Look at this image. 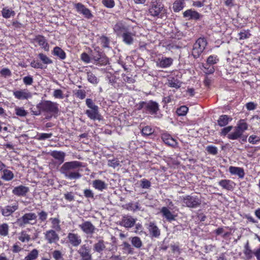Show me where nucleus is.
I'll list each match as a JSON object with an SVG mask.
<instances>
[{
    "label": "nucleus",
    "instance_id": "obj_48",
    "mask_svg": "<svg viewBox=\"0 0 260 260\" xmlns=\"http://www.w3.org/2000/svg\"><path fill=\"white\" fill-rule=\"evenodd\" d=\"M206 150L208 153L212 155H216L218 153L217 148L213 145L207 146L206 148Z\"/></svg>",
    "mask_w": 260,
    "mask_h": 260
},
{
    "label": "nucleus",
    "instance_id": "obj_16",
    "mask_svg": "<svg viewBox=\"0 0 260 260\" xmlns=\"http://www.w3.org/2000/svg\"><path fill=\"white\" fill-rule=\"evenodd\" d=\"M29 191V189L28 187L21 185L14 187L12 193L18 197H25Z\"/></svg>",
    "mask_w": 260,
    "mask_h": 260
},
{
    "label": "nucleus",
    "instance_id": "obj_9",
    "mask_svg": "<svg viewBox=\"0 0 260 260\" xmlns=\"http://www.w3.org/2000/svg\"><path fill=\"white\" fill-rule=\"evenodd\" d=\"M67 238L69 243L73 247H78L82 243L81 236L78 234L69 233Z\"/></svg>",
    "mask_w": 260,
    "mask_h": 260
},
{
    "label": "nucleus",
    "instance_id": "obj_29",
    "mask_svg": "<svg viewBox=\"0 0 260 260\" xmlns=\"http://www.w3.org/2000/svg\"><path fill=\"white\" fill-rule=\"evenodd\" d=\"M135 35L129 32L127 30L122 35L121 37L122 38L123 41L127 45H131L133 43L134 38L133 36Z\"/></svg>",
    "mask_w": 260,
    "mask_h": 260
},
{
    "label": "nucleus",
    "instance_id": "obj_39",
    "mask_svg": "<svg viewBox=\"0 0 260 260\" xmlns=\"http://www.w3.org/2000/svg\"><path fill=\"white\" fill-rule=\"evenodd\" d=\"M14 177L13 173L10 170L5 169L3 171L2 178L6 181H10Z\"/></svg>",
    "mask_w": 260,
    "mask_h": 260
},
{
    "label": "nucleus",
    "instance_id": "obj_32",
    "mask_svg": "<svg viewBox=\"0 0 260 260\" xmlns=\"http://www.w3.org/2000/svg\"><path fill=\"white\" fill-rule=\"evenodd\" d=\"M232 120V118H230L229 116L226 115H222L219 116L217 120V123L219 126L222 127L226 125L229 123V121Z\"/></svg>",
    "mask_w": 260,
    "mask_h": 260
},
{
    "label": "nucleus",
    "instance_id": "obj_15",
    "mask_svg": "<svg viewBox=\"0 0 260 260\" xmlns=\"http://www.w3.org/2000/svg\"><path fill=\"white\" fill-rule=\"evenodd\" d=\"M13 95L16 99L21 100H27L31 97V93L27 89L14 91Z\"/></svg>",
    "mask_w": 260,
    "mask_h": 260
},
{
    "label": "nucleus",
    "instance_id": "obj_58",
    "mask_svg": "<svg viewBox=\"0 0 260 260\" xmlns=\"http://www.w3.org/2000/svg\"><path fill=\"white\" fill-rule=\"evenodd\" d=\"M122 245L123 246V249L127 251V253L129 254H133L134 252L133 248L131 247V245L126 242H123Z\"/></svg>",
    "mask_w": 260,
    "mask_h": 260
},
{
    "label": "nucleus",
    "instance_id": "obj_19",
    "mask_svg": "<svg viewBox=\"0 0 260 260\" xmlns=\"http://www.w3.org/2000/svg\"><path fill=\"white\" fill-rule=\"evenodd\" d=\"M146 110L151 114H154L159 110V105L157 103L152 101L147 102Z\"/></svg>",
    "mask_w": 260,
    "mask_h": 260
},
{
    "label": "nucleus",
    "instance_id": "obj_47",
    "mask_svg": "<svg viewBox=\"0 0 260 260\" xmlns=\"http://www.w3.org/2000/svg\"><path fill=\"white\" fill-rule=\"evenodd\" d=\"M188 110V108L187 107L185 106H182L177 109L176 113L179 116H184L186 115Z\"/></svg>",
    "mask_w": 260,
    "mask_h": 260
},
{
    "label": "nucleus",
    "instance_id": "obj_45",
    "mask_svg": "<svg viewBox=\"0 0 260 260\" xmlns=\"http://www.w3.org/2000/svg\"><path fill=\"white\" fill-rule=\"evenodd\" d=\"M39 252L36 249H34L31 250L28 255L25 256V260H34L38 256Z\"/></svg>",
    "mask_w": 260,
    "mask_h": 260
},
{
    "label": "nucleus",
    "instance_id": "obj_24",
    "mask_svg": "<svg viewBox=\"0 0 260 260\" xmlns=\"http://www.w3.org/2000/svg\"><path fill=\"white\" fill-rule=\"evenodd\" d=\"M160 213L168 221L171 222L175 220V216L171 212L167 207H163L161 209Z\"/></svg>",
    "mask_w": 260,
    "mask_h": 260
},
{
    "label": "nucleus",
    "instance_id": "obj_13",
    "mask_svg": "<svg viewBox=\"0 0 260 260\" xmlns=\"http://www.w3.org/2000/svg\"><path fill=\"white\" fill-rule=\"evenodd\" d=\"M85 114L91 120L100 121L102 119V117L99 111V107L86 110Z\"/></svg>",
    "mask_w": 260,
    "mask_h": 260
},
{
    "label": "nucleus",
    "instance_id": "obj_41",
    "mask_svg": "<svg viewBox=\"0 0 260 260\" xmlns=\"http://www.w3.org/2000/svg\"><path fill=\"white\" fill-rule=\"evenodd\" d=\"M9 226L6 223L0 224V236L6 237L8 235Z\"/></svg>",
    "mask_w": 260,
    "mask_h": 260
},
{
    "label": "nucleus",
    "instance_id": "obj_53",
    "mask_svg": "<svg viewBox=\"0 0 260 260\" xmlns=\"http://www.w3.org/2000/svg\"><path fill=\"white\" fill-rule=\"evenodd\" d=\"M218 61V59L215 56L210 55L207 59V64L208 65H212L215 64Z\"/></svg>",
    "mask_w": 260,
    "mask_h": 260
},
{
    "label": "nucleus",
    "instance_id": "obj_28",
    "mask_svg": "<svg viewBox=\"0 0 260 260\" xmlns=\"http://www.w3.org/2000/svg\"><path fill=\"white\" fill-rule=\"evenodd\" d=\"M51 156H52L55 159H57L61 164L64 161V157L66 153L64 152L60 151H53L50 153Z\"/></svg>",
    "mask_w": 260,
    "mask_h": 260
},
{
    "label": "nucleus",
    "instance_id": "obj_20",
    "mask_svg": "<svg viewBox=\"0 0 260 260\" xmlns=\"http://www.w3.org/2000/svg\"><path fill=\"white\" fill-rule=\"evenodd\" d=\"M161 139L165 144L169 146L174 147L177 145L176 141L169 134H162L161 136Z\"/></svg>",
    "mask_w": 260,
    "mask_h": 260
},
{
    "label": "nucleus",
    "instance_id": "obj_25",
    "mask_svg": "<svg viewBox=\"0 0 260 260\" xmlns=\"http://www.w3.org/2000/svg\"><path fill=\"white\" fill-rule=\"evenodd\" d=\"M229 172L232 175H237L240 178H243L245 175L244 169L242 168L231 166Z\"/></svg>",
    "mask_w": 260,
    "mask_h": 260
},
{
    "label": "nucleus",
    "instance_id": "obj_14",
    "mask_svg": "<svg viewBox=\"0 0 260 260\" xmlns=\"http://www.w3.org/2000/svg\"><path fill=\"white\" fill-rule=\"evenodd\" d=\"M183 17L188 20H198L200 19L202 15L196 11L192 9H189L183 12Z\"/></svg>",
    "mask_w": 260,
    "mask_h": 260
},
{
    "label": "nucleus",
    "instance_id": "obj_11",
    "mask_svg": "<svg viewBox=\"0 0 260 260\" xmlns=\"http://www.w3.org/2000/svg\"><path fill=\"white\" fill-rule=\"evenodd\" d=\"M45 238L48 243L52 244L57 242L59 237L58 235L53 230H50L45 233Z\"/></svg>",
    "mask_w": 260,
    "mask_h": 260
},
{
    "label": "nucleus",
    "instance_id": "obj_6",
    "mask_svg": "<svg viewBox=\"0 0 260 260\" xmlns=\"http://www.w3.org/2000/svg\"><path fill=\"white\" fill-rule=\"evenodd\" d=\"M78 253L80 254L81 260H92L90 248L86 244L81 245L78 250Z\"/></svg>",
    "mask_w": 260,
    "mask_h": 260
},
{
    "label": "nucleus",
    "instance_id": "obj_12",
    "mask_svg": "<svg viewBox=\"0 0 260 260\" xmlns=\"http://www.w3.org/2000/svg\"><path fill=\"white\" fill-rule=\"evenodd\" d=\"M164 8L163 5L160 2L155 1L152 3L151 7L149 9V13L152 16H158Z\"/></svg>",
    "mask_w": 260,
    "mask_h": 260
},
{
    "label": "nucleus",
    "instance_id": "obj_35",
    "mask_svg": "<svg viewBox=\"0 0 260 260\" xmlns=\"http://www.w3.org/2000/svg\"><path fill=\"white\" fill-rule=\"evenodd\" d=\"M238 131H239L242 134H243V133L248 128V124L246 122L245 120L244 119H240L237 124V126H235Z\"/></svg>",
    "mask_w": 260,
    "mask_h": 260
},
{
    "label": "nucleus",
    "instance_id": "obj_62",
    "mask_svg": "<svg viewBox=\"0 0 260 260\" xmlns=\"http://www.w3.org/2000/svg\"><path fill=\"white\" fill-rule=\"evenodd\" d=\"M16 114L17 115L24 117L27 115V112L21 108H16Z\"/></svg>",
    "mask_w": 260,
    "mask_h": 260
},
{
    "label": "nucleus",
    "instance_id": "obj_40",
    "mask_svg": "<svg viewBox=\"0 0 260 260\" xmlns=\"http://www.w3.org/2000/svg\"><path fill=\"white\" fill-rule=\"evenodd\" d=\"M87 78L88 81L93 84H97L99 82L98 78L91 72H87Z\"/></svg>",
    "mask_w": 260,
    "mask_h": 260
},
{
    "label": "nucleus",
    "instance_id": "obj_26",
    "mask_svg": "<svg viewBox=\"0 0 260 260\" xmlns=\"http://www.w3.org/2000/svg\"><path fill=\"white\" fill-rule=\"evenodd\" d=\"M35 41L38 43L45 51L49 50V45L44 37L38 36L35 39Z\"/></svg>",
    "mask_w": 260,
    "mask_h": 260
},
{
    "label": "nucleus",
    "instance_id": "obj_10",
    "mask_svg": "<svg viewBox=\"0 0 260 260\" xmlns=\"http://www.w3.org/2000/svg\"><path fill=\"white\" fill-rule=\"evenodd\" d=\"M81 230L86 235H92L96 230L90 221H86L79 225Z\"/></svg>",
    "mask_w": 260,
    "mask_h": 260
},
{
    "label": "nucleus",
    "instance_id": "obj_7",
    "mask_svg": "<svg viewBox=\"0 0 260 260\" xmlns=\"http://www.w3.org/2000/svg\"><path fill=\"white\" fill-rule=\"evenodd\" d=\"M18 203L15 202L11 205H9L1 208V213L4 217H8L11 215L18 209Z\"/></svg>",
    "mask_w": 260,
    "mask_h": 260
},
{
    "label": "nucleus",
    "instance_id": "obj_22",
    "mask_svg": "<svg viewBox=\"0 0 260 260\" xmlns=\"http://www.w3.org/2000/svg\"><path fill=\"white\" fill-rule=\"evenodd\" d=\"M148 230L150 234L153 237L157 238L160 236V230L154 222H150L149 223Z\"/></svg>",
    "mask_w": 260,
    "mask_h": 260
},
{
    "label": "nucleus",
    "instance_id": "obj_57",
    "mask_svg": "<svg viewBox=\"0 0 260 260\" xmlns=\"http://www.w3.org/2000/svg\"><path fill=\"white\" fill-rule=\"evenodd\" d=\"M108 166L109 167L115 168L116 167L119 166V161L117 159L115 158L111 160H108Z\"/></svg>",
    "mask_w": 260,
    "mask_h": 260
},
{
    "label": "nucleus",
    "instance_id": "obj_31",
    "mask_svg": "<svg viewBox=\"0 0 260 260\" xmlns=\"http://www.w3.org/2000/svg\"><path fill=\"white\" fill-rule=\"evenodd\" d=\"M182 82L175 77H171L168 79V85L172 88L178 89L181 87Z\"/></svg>",
    "mask_w": 260,
    "mask_h": 260
},
{
    "label": "nucleus",
    "instance_id": "obj_46",
    "mask_svg": "<svg viewBox=\"0 0 260 260\" xmlns=\"http://www.w3.org/2000/svg\"><path fill=\"white\" fill-rule=\"evenodd\" d=\"M108 62V58L102 53L96 61V64L100 65H106Z\"/></svg>",
    "mask_w": 260,
    "mask_h": 260
},
{
    "label": "nucleus",
    "instance_id": "obj_4",
    "mask_svg": "<svg viewBox=\"0 0 260 260\" xmlns=\"http://www.w3.org/2000/svg\"><path fill=\"white\" fill-rule=\"evenodd\" d=\"M37 217V215L35 213H25L22 217L17 219V223L20 227H24L26 224L32 225L36 223Z\"/></svg>",
    "mask_w": 260,
    "mask_h": 260
},
{
    "label": "nucleus",
    "instance_id": "obj_18",
    "mask_svg": "<svg viewBox=\"0 0 260 260\" xmlns=\"http://www.w3.org/2000/svg\"><path fill=\"white\" fill-rule=\"evenodd\" d=\"M156 66L161 68L170 67L173 63V59L170 57H161L159 58L156 62Z\"/></svg>",
    "mask_w": 260,
    "mask_h": 260
},
{
    "label": "nucleus",
    "instance_id": "obj_38",
    "mask_svg": "<svg viewBox=\"0 0 260 260\" xmlns=\"http://www.w3.org/2000/svg\"><path fill=\"white\" fill-rule=\"evenodd\" d=\"M131 241L132 245L136 248L140 249L143 245L142 241L139 237H131Z\"/></svg>",
    "mask_w": 260,
    "mask_h": 260
},
{
    "label": "nucleus",
    "instance_id": "obj_3",
    "mask_svg": "<svg viewBox=\"0 0 260 260\" xmlns=\"http://www.w3.org/2000/svg\"><path fill=\"white\" fill-rule=\"evenodd\" d=\"M207 42L204 38H199L194 43L192 50V55L194 58L200 57L207 46Z\"/></svg>",
    "mask_w": 260,
    "mask_h": 260
},
{
    "label": "nucleus",
    "instance_id": "obj_44",
    "mask_svg": "<svg viewBox=\"0 0 260 260\" xmlns=\"http://www.w3.org/2000/svg\"><path fill=\"white\" fill-rule=\"evenodd\" d=\"M18 239L22 242H28L30 240V236L26 231H22L19 234Z\"/></svg>",
    "mask_w": 260,
    "mask_h": 260
},
{
    "label": "nucleus",
    "instance_id": "obj_21",
    "mask_svg": "<svg viewBox=\"0 0 260 260\" xmlns=\"http://www.w3.org/2000/svg\"><path fill=\"white\" fill-rule=\"evenodd\" d=\"M113 29L118 36H121L127 30V28L122 22H118L114 25Z\"/></svg>",
    "mask_w": 260,
    "mask_h": 260
},
{
    "label": "nucleus",
    "instance_id": "obj_42",
    "mask_svg": "<svg viewBox=\"0 0 260 260\" xmlns=\"http://www.w3.org/2000/svg\"><path fill=\"white\" fill-rule=\"evenodd\" d=\"M127 210L135 212L141 210V207L138 202L129 203L127 204Z\"/></svg>",
    "mask_w": 260,
    "mask_h": 260
},
{
    "label": "nucleus",
    "instance_id": "obj_55",
    "mask_svg": "<svg viewBox=\"0 0 260 260\" xmlns=\"http://www.w3.org/2000/svg\"><path fill=\"white\" fill-rule=\"evenodd\" d=\"M38 215L39 216V219L41 222H44L46 220L48 216V214L45 211H41L38 213Z\"/></svg>",
    "mask_w": 260,
    "mask_h": 260
},
{
    "label": "nucleus",
    "instance_id": "obj_34",
    "mask_svg": "<svg viewBox=\"0 0 260 260\" xmlns=\"http://www.w3.org/2000/svg\"><path fill=\"white\" fill-rule=\"evenodd\" d=\"M185 0H176L173 6V9L175 12H178L183 9L185 6Z\"/></svg>",
    "mask_w": 260,
    "mask_h": 260
},
{
    "label": "nucleus",
    "instance_id": "obj_56",
    "mask_svg": "<svg viewBox=\"0 0 260 260\" xmlns=\"http://www.w3.org/2000/svg\"><path fill=\"white\" fill-rule=\"evenodd\" d=\"M205 71L204 72L206 74H213L215 71V69L214 67L211 65H208V64H206L203 66Z\"/></svg>",
    "mask_w": 260,
    "mask_h": 260
},
{
    "label": "nucleus",
    "instance_id": "obj_8",
    "mask_svg": "<svg viewBox=\"0 0 260 260\" xmlns=\"http://www.w3.org/2000/svg\"><path fill=\"white\" fill-rule=\"evenodd\" d=\"M74 7L76 8V11L78 13L82 14L85 18L87 19H91L93 17L90 10L87 8L82 3H78L75 4L74 5Z\"/></svg>",
    "mask_w": 260,
    "mask_h": 260
},
{
    "label": "nucleus",
    "instance_id": "obj_50",
    "mask_svg": "<svg viewBox=\"0 0 260 260\" xmlns=\"http://www.w3.org/2000/svg\"><path fill=\"white\" fill-rule=\"evenodd\" d=\"M248 142L252 144H256L260 142V138L256 135H251L248 138Z\"/></svg>",
    "mask_w": 260,
    "mask_h": 260
},
{
    "label": "nucleus",
    "instance_id": "obj_49",
    "mask_svg": "<svg viewBox=\"0 0 260 260\" xmlns=\"http://www.w3.org/2000/svg\"><path fill=\"white\" fill-rule=\"evenodd\" d=\"M39 58L45 64H50L52 63V61L46 55L43 53H40L38 55Z\"/></svg>",
    "mask_w": 260,
    "mask_h": 260
},
{
    "label": "nucleus",
    "instance_id": "obj_61",
    "mask_svg": "<svg viewBox=\"0 0 260 260\" xmlns=\"http://www.w3.org/2000/svg\"><path fill=\"white\" fill-rule=\"evenodd\" d=\"M53 96L55 98L62 99L63 98V92L60 89H55L53 92Z\"/></svg>",
    "mask_w": 260,
    "mask_h": 260
},
{
    "label": "nucleus",
    "instance_id": "obj_17",
    "mask_svg": "<svg viewBox=\"0 0 260 260\" xmlns=\"http://www.w3.org/2000/svg\"><path fill=\"white\" fill-rule=\"evenodd\" d=\"M136 219L133 218L131 216H123L121 221V225L126 228H130L133 227L135 224Z\"/></svg>",
    "mask_w": 260,
    "mask_h": 260
},
{
    "label": "nucleus",
    "instance_id": "obj_30",
    "mask_svg": "<svg viewBox=\"0 0 260 260\" xmlns=\"http://www.w3.org/2000/svg\"><path fill=\"white\" fill-rule=\"evenodd\" d=\"M93 187L100 191L107 188V184L103 181L99 179L93 180L92 182Z\"/></svg>",
    "mask_w": 260,
    "mask_h": 260
},
{
    "label": "nucleus",
    "instance_id": "obj_51",
    "mask_svg": "<svg viewBox=\"0 0 260 260\" xmlns=\"http://www.w3.org/2000/svg\"><path fill=\"white\" fill-rule=\"evenodd\" d=\"M142 134L144 136H149L153 132V129L149 126H146L142 129Z\"/></svg>",
    "mask_w": 260,
    "mask_h": 260
},
{
    "label": "nucleus",
    "instance_id": "obj_1",
    "mask_svg": "<svg viewBox=\"0 0 260 260\" xmlns=\"http://www.w3.org/2000/svg\"><path fill=\"white\" fill-rule=\"evenodd\" d=\"M82 166L81 162L78 161H68L62 165L59 169V172L67 179L77 180L82 177L79 170Z\"/></svg>",
    "mask_w": 260,
    "mask_h": 260
},
{
    "label": "nucleus",
    "instance_id": "obj_59",
    "mask_svg": "<svg viewBox=\"0 0 260 260\" xmlns=\"http://www.w3.org/2000/svg\"><path fill=\"white\" fill-rule=\"evenodd\" d=\"M102 4L107 8H112L115 6L114 0H102Z\"/></svg>",
    "mask_w": 260,
    "mask_h": 260
},
{
    "label": "nucleus",
    "instance_id": "obj_36",
    "mask_svg": "<svg viewBox=\"0 0 260 260\" xmlns=\"http://www.w3.org/2000/svg\"><path fill=\"white\" fill-rule=\"evenodd\" d=\"M2 15L4 18L8 19L10 18L11 16H14L15 13L13 10L6 7L2 10Z\"/></svg>",
    "mask_w": 260,
    "mask_h": 260
},
{
    "label": "nucleus",
    "instance_id": "obj_54",
    "mask_svg": "<svg viewBox=\"0 0 260 260\" xmlns=\"http://www.w3.org/2000/svg\"><path fill=\"white\" fill-rule=\"evenodd\" d=\"M84 196L87 199L94 200V193L90 189H85L83 191Z\"/></svg>",
    "mask_w": 260,
    "mask_h": 260
},
{
    "label": "nucleus",
    "instance_id": "obj_2",
    "mask_svg": "<svg viewBox=\"0 0 260 260\" xmlns=\"http://www.w3.org/2000/svg\"><path fill=\"white\" fill-rule=\"evenodd\" d=\"M36 108H40L42 112L50 114H57L58 111V105L50 101H44L39 103Z\"/></svg>",
    "mask_w": 260,
    "mask_h": 260
},
{
    "label": "nucleus",
    "instance_id": "obj_43",
    "mask_svg": "<svg viewBox=\"0 0 260 260\" xmlns=\"http://www.w3.org/2000/svg\"><path fill=\"white\" fill-rule=\"evenodd\" d=\"M243 134H242L239 131H238L236 127L234 128V132L229 134L228 138L231 140H236L242 137Z\"/></svg>",
    "mask_w": 260,
    "mask_h": 260
},
{
    "label": "nucleus",
    "instance_id": "obj_27",
    "mask_svg": "<svg viewBox=\"0 0 260 260\" xmlns=\"http://www.w3.org/2000/svg\"><path fill=\"white\" fill-rule=\"evenodd\" d=\"M105 243L103 240H100L93 245V250L96 252L102 253L106 249Z\"/></svg>",
    "mask_w": 260,
    "mask_h": 260
},
{
    "label": "nucleus",
    "instance_id": "obj_5",
    "mask_svg": "<svg viewBox=\"0 0 260 260\" xmlns=\"http://www.w3.org/2000/svg\"><path fill=\"white\" fill-rule=\"evenodd\" d=\"M201 204V200L197 196L188 195L183 197L182 205L190 208H196Z\"/></svg>",
    "mask_w": 260,
    "mask_h": 260
},
{
    "label": "nucleus",
    "instance_id": "obj_52",
    "mask_svg": "<svg viewBox=\"0 0 260 260\" xmlns=\"http://www.w3.org/2000/svg\"><path fill=\"white\" fill-rule=\"evenodd\" d=\"M140 186L142 188L147 189L151 186V183L147 179H143L140 181Z\"/></svg>",
    "mask_w": 260,
    "mask_h": 260
},
{
    "label": "nucleus",
    "instance_id": "obj_64",
    "mask_svg": "<svg viewBox=\"0 0 260 260\" xmlns=\"http://www.w3.org/2000/svg\"><path fill=\"white\" fill-rule=\"evenodd\" d=\"M122 77L123 81L127 82L128 83H134L136 81L133 78H132V77L127 76L125 74H122Z\"/></svg>",
    "mask_w": 260,
    "mask_h": 260
},
{
    "label": "nucleus",
    "instance_id": "obj_23",
    "mask_svg": "<svg viewBox=\"0 0 260 260\" xmlns=\"http://www.w3.org/2000/svg\"><path fill=\"white\" fill-rule=\"evenodd\" d=\"M218 184L223 188L228 190H232L234 187V183L230 180H221Z\"/></svg>",
    "mask_w": 260,
    "mask_h": 260
},
{
    "label": "nucleus",
    "instance_id": "obj_60",
    "mask_svg": "<svg viewBox=\"0 0 260 260\" xmlns=\"http://www.w3.org/2000/svg\"><path fill=\"white\" fill-rule=\"evenodd\" d=\"M0 74L2 76L5 77H10L12 75L11 71L8 68H3L0 71Z\"/></svg>",
    "mask_w": 260,
    "mask_h": 260
},
{
    "label": "nucleus",
    "instance_id": "obj_63",
    "mask_svg": "<svg viewBox=\"0 0 260 260\" xmlns=\"http://www.w3.org/2000/svg\"><path fill=\"white\" fill-rule=\"evenodd\" d=\"M102 52H99L96 49H94V52H92L91 54V58L93 59L96 62L98 59L99 57L101 55Z\"/></svg>",
    "mask_w": 260,
    "mask_h": 260
},
{
    "label": "nucleus",
    "instance_id": "obj_33",
    "mask_svg": "<svg viewBox=\"0 0 260 260\" xmlns=\"http://www.w3.org/2000/svg\"><path fill=\"white\" fill-rule=\"evenodd\" d=\"M53 54L61 60L64 59L66 57L65 52L61 48L57 46L54 48Z\"/></svg>",
    "mask_w": 260,
    "mask_h": 260
},
{
    "label": "nucleus",
    "instance_id": "obj_37",
    "mask_svg": "<svg viewBox=\"0 0 260 260\" xmlns=\"http://www.w3.org/2000/svg\"><path fill=\"white\" fill-rule=\"evenodd\" d=\"M49 220L51 222V227L53 230L58 232L61 230L60 221L58 218H50Z\"/></svg>",
    "mask_w": 260,
    "mask_h": 260
}]
</instances>
